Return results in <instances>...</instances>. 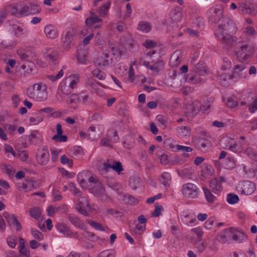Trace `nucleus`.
<instances>
[{
	"label": "nucleus",
	"mask_w": 257,
	"mask_h": 257,
	"mask_svg": "<svg viewBox=\"0 0 257 257\" xmlns=\"http://www.w3.org/2000/svg\"><path fill=\"white\" fill-rule=\"evenodd\" d=\"M44 33L48 39H54L58 36V31L55 26L52 24L47 25L44 29Z\"/></svg>",
	"instance_id": "nucleus-23"
},
{
	"label": "nucleus",
	"mask_w": 257,
	"mask_h": 257,
	"mask_svg": "<svg viewBox=\"0 0 257 257\" xmlns=\"http://www.w3.org/2000/svg\"><path fill=\"white\" fill-rule=\"evenodd\" d=\"M76 33V31L74 28H69L67 29L66 32L63 34L62 40L65 49H69L70 48Z\"/></svg>",
	"instance_id": "nucleus-10"
},
{
	"label": "nucleus",
	"mask_w": 257,
	"mask_h": 257,
	"mask_svg": "<svg viewBox=\"0 0 257 257\" xmlns=\"http://www.w3.org/2000/svg\"><path fill=\"white\" fill-rule=\"evenodd\" d=\"M146 230V225L137 224L131 229V234L135 237H140Z\"/></svg>",
	"instance_id": "nucleus-34"
},
{
	"label": "nucleus",
	"mask_w": 257,
	"mask_h": 257,
	"mask_svg": "<svg viewBox=\"0 0 257 257\" xmlns=\"http://www.w3.org/2000/svg\"><path fill=\"white\" fill-rule=\"evenodd\" d=\"M89 175H91V172L88 171H83L78 174L77 180L82 188H85L87 187L86 181Z\"/></svg>",
	"instance_id": "nucleus-32"
},
{
	"label": "nucleus",
	"mask_w": 257,
	"mask_h": 257,
	"mask_svg": "<svg viewBox=\"0 0 257 257\" xmlns=\"http://www.w3.org/2000/svg\"><path fill=\"white\" fill-rule=\"evenodd\" d=\"M103 169L105 171H108L109 169H112L118 174L123 170L121 163L119 162H114L112 164L104 163L103 165Z\"/></svg>",
	"instance_id": "nucleus-35"
},
{
	"label": "nucleus",
	"mask_w": 257,
	"mask_h": 257,
	"mask_svg": "<svg viewBox=\"0 0 257 257\" xmlns=\"http://www.w3.org/2000/svg\"><path fill=\"white\" fill-rule=\"evenodd\" d=\"M232 78H233L232 77V74L229 75L226 73H222L218 76V79L222 85H228V81Z\"/></svg>",
	"instance_id": "nucleus-55"
},
{
	"label": "nucleus",
	"mask_w": 257,
	"mask_h": 257,
	"mask_svg": "<svg viewBox=\"0 0 257 257\" xmlns=\"http://www.w3.org/2000/svg\"><path fill=\"white\" fill-rule=\"evenodd\" d=\"M16 44V42L13 40H5L0 39V50L3 49H12L15 47Z\"/></svg>",
	"instance_id": "nucleus-42"
},
{
	"label": "nucleus",
	"mask_w": 257,
	"mask_h": 257,
	"mask_svg": "<svg viewBox=\"0 0 257 257\" xmlns=\"http://www.w3.org/2000/svg\"><path fill=\"white\" fill-rule=\"evenodd\" d=\"M228 27V23L225 21L223 24H220L218 26L215 32L216 38L222 43L227 49L230 48L237 41L236 37L231 36L227 32Z\"/></svg>",
	"instance_id": "nucleus-1"
},
{
	"label": "nucleus",
	"mask_w": 257,
	"mask_h": 257,
	"mask_svg": "<svg viewBox=\"0 0 257 257\" xmlns=\"http://www.w3.org/2000/svg\"><path fill=\"white\" fill-rule=\"evenodd\" d=\"M55 227L57 231L63 234L65 237H73L78 239L80 241L81 240L77 235V233L73 232L68 225L62 223H58L56 224Z\"/></svg>",
	"instance_id": "nucleus-13"
},
{
	"label": "nucleus",
	"mask_w": 257,
	"mask_h": 257,
	"mask_svg": "<svg viewBox=\"0 0 257 257\" xmlns=\"http://www.w3.org/2000/svg\"><path fill=\"white\" fill-rule=\"evenodd\" d=\"M181 62L179 52H175L171 56L169 64L172 67L177 66Z\"/></svg>",
	"instance_id": "nucleus-43"
},
{
	"label": "nucleus",
	"mask_w": 257,
	"mask_h": 257,
	"mask_svg": "<svg viewBox=\"0 0 257 257\" xmlns=\"http://www.w3.org/2000/svg\"><path fill=\"white\" fill-rule=\"evenodd\" d=\"M246 155L248 158L253 159L255 158L257 155L256 151L253 148L250 146H245V148L243 150V153Z\"/></svg>",
	"instance_id": "nucleus-48"
},
{
	"label": "nucleus",
	"mask_w": 257,
	"mask_h": 257,
	"mask_svg": "<svg viewBox=\"0 0 257 257\" xmlns=\"http://www.w3.org/2000/svg\"><path fill=\"white\" fill-rule=\"evenodd\" d=\"M89 16L85 19V24L88 27L100 28L102 25V19L97 16L93 10L89 11Z\"/></svg>",
	"instance_id": "nucleus-6"
},
{
	"label": "nucleus",
	"mask_w": 257,
	"mask_h": 257,
	"mask_svg": "<svg viewBox=\"0 0 257 257\" xmlns=\"http://www.w3.org/2000/svg\"><path fill=\"white\" fill-rule=\"evenodd\" d=\"M34 187V181L31 180H26L19 186L20 188H22L25 191L32 190Z\"/></svg>",
	"instance_id": "nucleus-47"
},
{
	"label": "nucleus",
	"mask_w": 257,
	"mask_h": 257,
	"mask_svg": "<svg viewBox=\"0 0 257 257\" xmlns=\"http://www.w3.org/2000/svg\"><path fill=\"white\" fill-rule=\"evenodd\" d=\"M10 30L15 34L16 37L25 35L27 33V31L26 29L23 28L22 26L17 23L11 24Z\"/></svg>",
	"instance_id": "nucleus-31"
},
{
	"label": "nucleus",
	"mask_w": 257,
	"mask_h": 257,
	"mask_svg": "<svg viewBox=\"0 0 257 257\" xmlns=\"http://www.w3.org/2000/svg\"><path fill=\"white\" fill-rule=\"evenodd\" d=\"M19 5L18 4H9L6 6L3 11L6 13L7 15L8 14H11L12 15L19 17Z\"/></svg>",
	"instance_id": "nucleus-33"
},
{
	"label": "nucleus",
	"mask_w": 257,
	"mask_h": 257,
	"mask_svg": "<svg viewBox=\"0 0 257 257\" xmlns=\"http://www.w3.org/2000/svg\"><path fill=\"white\" fill-rule=\"evenodd\" d=\"M234 52L237 58L241 62H247L253 55L254 47L248 44L237 43V46L234 48Z\"/></svg>",
	"instance_id": "nucleus-3"
},
{
	"label": "nucleus",
	"mask_w": 257,
	"mask_h": 257,
	"mask_svg": "<svg viewBox=\"0 0 257 257\" xmlns=\"http://www.w3.org/2000/svg\"><path fill=\"white\" fill-rule=\"evenodd\" d=\"M246 65L243 62L234 65L232 71V77L234 78L245 79L247 76V73L245 70Z\"/></svg>",
	"instance_id": "nucleus-9"
},
{
	"label": "nucleus",
	"mask_w": 257,
	"mask_h": 257,
	"mask_svg": "<svg viewBox=\"0 0 257 257\" xmlns=\"http://www.w3.org/2000/svg\"><path fill=\"white\" fill-rule=\"evenodd\" d=\"M47 86L42 83H37L33 84L32 87L27 90V93L29 98L38 101L46 100L48 97Z\"/></svg>",
	"instance_id": "nucleus-2"
},
{
	"label": "nucleus",
	"mask_w": 257,
	"mask_h": 257,
	"mask_svg": "<svg viewBox=\"0 0 257 257\" xmlns=\"http://www.w3.org/2000/svg\"><path fill=\"white\" fill-rule=\"evenodd\" d=\"M182 222L186 225L193 226L197 224L195 215L188 210H184L181 215Z\"/></svg>",
	"instance_id": "nucleus-14"
},
{
	"label": "nucleus",
	"mask_w": 257,
	"mask_h": 257,
	"mask_svg": "<svg viewBox=\"0 0 257 257\" xmlns=\"http://www.w3.org/2000/svg\"><path fill=\"white\" fill-rule=\"evenodd\" d=\"M29 213L31 217L37 220L41 216L42 210L40 207L35 206L29 209Z\"/></svg>",
	"instance_id": "nucleus-44"
},
{
	"label": "nucleus",
	"mask_w": 257,
	"mask_h": 257,
	"mask_svg": "<svg viewBox=\"0 0 257 257\" xmlns=\"http://www.w3.org/2000/svg\"><path fill=\"white\" fill-rule=\"evenodd\" d=\"M59 90L65 95L69 94L73 91V90L69 86V85L66 83L65 79L60 83Z\"/></svg>",
	"instance_id": "nucleus-45"
},
{
	"label": "nucleus",
	"mask_w": 257,
	"mask_h": 257,
	"mask_svg": "<svg viewBox=\"0 0 257 257\" xmlns=\"http://www.w3.org/2000/svg\"><path fill=\"white\" fill-rule=\"evenodd\" d=\"M207 74V68L203 67L200 70L196 72L194 76L191 77L188 81L194 84H199L204 81V77Z\"/></svg>",
	"instance_id": "nucleus-19"
},
{
	"label": "nucleus",
	"mask_w": 257,
	"mask_h": 257,
	"mask_svg": "<svg viewBox=\"0 0 257 257\" xmlns=\"http://www.w3.org/2000/svg\"><path fill=\"white\" fill-rule=\"evenodd\" d=\"M226 180L223 177H220L219 179L214 178L210 182L209 187L215 194H218L222 190V182H225Z\"/></svg>",
	"instance_id": "nucleus-18"
},
{
	"label": "nucleus",
	"mask_w": 257,
	"mask_h": 257,
	"mask_svg": "<svg viewBox=\"0 0 257 257\" xmlns=\"http://www.w3.org/2000/svg\"><path fill=\"white\" fill-rule=\"evenodd\" d=\"M137 29L144 33H148L151 30L152 25L149 22L143 21L139 23Z\"/></svg>",
	"instance_id": "nucleus-39"
},
{
	"label": "nucleus",
	"mask_w": 257,
	"mask_h": 257,
	"mask_svg": "<svg viewBox=\"0 0 257 257\" xmlns=\"http://www.w3.org/2000/svg\"><path fill=\"white\" fill-rule=\"evenodd\" d=\"M90 191L94 195L101 198V199H104L105 197V190L101 182H97V184L91 187Z\"/></svg>",
	"instance_id": "nucleus-25"
},
{
	"label": "nucleus",
	"mask_w": 257,
	"mask_h": 257,
	"mask_svg": "<svg viewBox=\"0 0 257 257\" xmlns=\"http://www.w3.org/2000/svg\"><path fill=\"white\" fill-rule=\"evenodd\" d=\"M19 252L21 253L22 257H29V251L25 247V241L24 239L22 237L19 238Z\"/></svg>",
	"instance_id": "nucleus-37"
},
{
	"label": "nucleus",
	"mask_w": 257,
	"mask_h": 257,
	"mask_svg": "<svg viewBox=\"0 0 257 257\" xmlns=\"http://www.w3.org/2000/svg\"><path fill=\"white\" fill-rule=\"evenodd\" d=\"M109 55L107 53H104L101 56L98 57L94 61L96 65L101 68L106 67L109 63Z\"/></svg>",
	"instance_id": "nucleus-27"
},
{
	"label": "nucleus",
	"mask_w": 257,
	"mask_h": 257,
	"mask_svg": "<svg viewBox=\"0 0 257 257\" xmlns=\"http://www.w3.org/2000/svg\"><path fill=\"white\" fill-rule=\"evenodd\" d=\"M192 174V170L191 169L185 168L178 172V175L185 179H188L191 177Z\"/></svg>",
	"instance_id": "nucleus-59"
},
{
	"label": "nucleus",
	"mask_w": 257,
	"mask_h": 257,
	"mask_svg": "<svg viewBox=\"0 0 257 257\" xmlns=\"http://www.w3.org/2000/svg\"><path fill=\"white\" fill-rule=\"evenodd\" d=\"M28 6H29L30 15H35L41 12V8L37 3H31Z\"/></svg>",
	"instance_id": "nucleus-56"
},
{
	"label": "nucleus",
	"mask_w": 257,
	"mask_h": 257,
	"mask_svg": "<svg viewBox=\"0 0 257 257\" xmlns=\"http://www.w3.org/2000/svg\"><path fill=\"white\" fill-rule=\"evenodd\" d=\"M44 59L48 65H54L58 63V53L52 49L46 48L43 51Z\"/></svg>",
	"instance_id": "nucleus-7"
},
{
	"label": "nucleus",
	"mask_w": 257,
	"mask_h": 257,
	"mask_svg": "<svg viewBox=\"0 0 257 257\" xmlns=\"http://www.w3.org/2000/svg\"><path fill=\"white\" fill-rule=\"evenodd\" d=\"M226 149L230 150L231 152L241 155L243 153V150L245 148V144L241 142L234 143L230 144L226 146Z\"/></svg>",
	"instance_id": "nucleus-24"
},
{
	"label": "nucleus",
	"mask_w": 257,
	"mask_h": 257,
	"mask_svg": "<svg viewBox=\"0 0 257 257\" xmlns=\"http://www.w3.org/2000/svg\"><path fill=\"white\" fill-rule=\"evenodd\" d=\"M255 94L251 92L243 91L240 96V105H245L251 102V100L255 98Z\"/></svg>",
	"instance_id": "nucleus-30"
},
{
	"label": "nucleus",
	"mask_w": 257,
	"mask_h": 257,
	"mask_svg": "<svg viewBox=\"0 0 257 257\" xmlns=\"http://www.w3.org/2000/svg\"><path fill=\"white\" fill-rule=\"evenodd\" d=\"M177 131L180 137L184 138L190 135V129L186 126H180L177 128Z\"/></svg>",
	"instance_id": "nucleus-49"
},
{
	"label": "nucleus",
	"mask_w": 257,
	"mask_h": 257,
	"mask_svg": "<svg viewBox=\"0 0 257 257\" xmlns=\"http://www.w3.org/2000/svg\"><path fill=\"white\" fill-rule=\"evenodd\" d=\"M170 17L173 22H178L182 19V13L176 10H173L170 13Z\"/></svg>",
	"instance_id": "nucleus-52"
},
{
	"label": "nucleus",
	"mask_w": 257,
	"mask_h": 257,
	"mask_svg": "<svg viewBox=\"0 0 257 257\" xmlns=\"http://www.w3.org/2000/svg\"><path fill=\"white\" fill-rule=\"evenodd\" d=\"M193 143L196 148L202 152H207L212 145L210 140L200 137L194 140Z\"/></svg>",
	"instance_id": "nucleus-15"
},
{
	"label": "nucleus",
	"mask_w": 257,
	"mask_h": 257,
	"mask_svg": "<svg viewBox=\"0 0 257 257\" xmlns=\"http://www.w3.org/2000/svg\"><path fill=\"white\" fill-rule=\"evenodd\" d=\"M157 120L159 122L160 127L165 128L167 125V118L164 115H158L156 117Z\"/></svg>",
	"instance_id": "nucleus-61"
},
{
	"label": "nucleus",
	"mask_w": 257,
	"mask_h": 257,
	"mask_svg": "<svg viewBox=\"0 0 257 257\" xmlns=\"http://www.w3.org/2000/svg\"><path fill=\"white\" fill-rule=\"evenodd\" d=\"M66 83L74 90L76 88L80 81V76L77 74H73L65 79Z\"/></svg>",
	"instance_id": "nucleus-26"
},
{
	"label": "nucleus",
	"mask_w": 257,
	"mask_h": 257,
	"mask_svg": "<svg viewBox=\"0 0 257 257\" xmlns=\"http://www.w3.org/2000/svg\"><path fill=\"white\" fill-rule=\"evenodd\" d=\"M147 57L151 59V63H155L159 61L160 56L155 50H151L147 53Z\"/></svg>",
	"instance_id": "nucleus-62"
},
{
	"label": "nucleus",
	"mask_w": 257,
	"mask_h": 257,
	"mask_svg": "<svg viewBox=\"0 0 257 257\" xmlns=\"http://www.w3.org/2000/svg\"><path fill=\"white\" fill-rule=\"evenodd\" d=\"M207 246V243L205 241L202 240L201 239H198L194 244V248L196 251L201 253L204 251Z\"/></svg>",
	"instance_id": "nucleus-46"
},
{
	"label": "nucleus",
	"mask_w": 257,
	"mask_h": 257,
	"mask_svg": "<svg viewBox=\"0 0 257 257\" xmlns=\"http://www.w3.org/2000/svg\"><path fill=\"white\" fill-rule=\"evenodd\" d=\"M112 136H110V134H108V139L103 138L101 139L100 144L104 146L111 147L110 143H116L119 141V137L116 131L112 132Z\"/></svg>",
	"instance_id": "nucleus-29"
},
{
	"label": "nucleus",
	"mask_w": 257,
	"mask_h": 257,
	"mask_svg": "<svg viewBox=\"0 0 257 257\" xmlns=\"http://www.w3.org/2000/svg\"><path fill=\"white\" fill-rule=\"evenodd\" d=\"M203 191L205 199L209 203H213L216 200V197L212 194L208 188H203Z\"/></svg>",
	"instance_id": "nucleus-53"
},
{
	"label": "nucleus",
	"mask_w": 257,
	"mask_h": 257,
	"mask_svg": "<svg viewBox=\"0 0 257 257\" xmlns=\"http://www.w3.org/2000/svg\"><path fill=\"white\" fill-rule=\"evenodd\" d=\"M116 252L113 249H107L101 251L98 257H114L115 256Z\"/></svg>",
	"instance_id": "nucleus-64"
},
{
	"label": "nucleus",
	"mask_w": 257,
	"mask_h": 257,
	"mask_svg": "<svg viewBox=\"0 0 257 257\" xmlns=\"http://www.w3.org/2000/svg\"><path fill=\"white\" fill-rule=\"evenodd\" d=\"M104 127L103 125H92L88 129V137L89 139L94 140L98 139L104 133Z\"/></svg>",
	"instance_id": "nucleus-8"
},
{
	"label": "nucleus",
	"mask_w": 257,
	"mask_h": 257,
	"mask_svg": "<svg viewBox=\"0 0 257 257\" xmlns=\"http://www.w3.org/2000/svg\"><path fill=\"white\" fill-rule=\"evenodd\" d=\"M227 202L230 204H234L239 201L238 196L234 193H230L227 195Z\"/></svg>",
	"instance_id": "nucleus-63"
},
{
	"label": "nucleus",
	"mask_w": 257,
	"mask_h": 257,
	"mask_svg": "<svg viewBox=\"0 0 257 257\" xmlns=\"http://www.w3.org/2000/svg\"><path fill=\"white\" fill-rule=\"evenodd\" d=\"M76 208L78 212L84 216H88L87 211H90L91 206L87 198L81 197L79 198L78 203L76 205Z\"/></svg>",
	"instance_id": "nucleus-12"
},
{
	"label": "nucleus",
	"mask_w": 257,
	"mask_h": 257,
	"mask_svg": "<svg viewBox=\"0 0 257 257\" xmlns=\"http://www.w3.org/2000/svg\"><path fill=\"white\" fill-rule=\"evenodd\" d=\"M206 14L209 20L213 23H218L222 20V12L218 9L211 8L207 12Z\"/></svg>",
	"instance_id": "nucleus-17"
},
{
	"label": "nucleus",
	"mask_w": 257,
	"mask_h": 257,
	"mask_svg": "<svg viewBox=\"0 0 257 257\" xmlns=\"http://www.w3.org/2000/svg\"><path fill=\"white\" fill-rule=\"evenodd\" d=\"M68 219L76 228L81 230H85L86 226L83 222L74 214H69Z\"/></svg>",
	"instance_id": "nucleus-28"
},
{
	"label": "nucleus",
	"mask_w": 257,
	"mask_h": 257,
	"mask_svg": "<svg viewBox=\"0 0 257 257\" xmlns=\"http://www.w3.org/2000/svg\"><path fill=\"white\" fill-rule=\"evenodd\" d=\"M44 118V115L38 111L36 116L30 117L29 121L31 124L36 125L42 122Z\"/></svg>",
	"instance_id": "nucleus-51"
},
{
	"label": "nucleus",
	"mask_w": 257,
	"mask_h": 257,
	"mask_svg": "<svg viewBox=\"0 0 257 257\" xmlns=\"http://www.w3.org/2000/svg\"><path fill=\"white\" fill-rule=\"evenodd\" d=\"M79 97L76 94H72L69 97L67 100V104L68 105L73 109H75L77 107V104L79 102Z\"/></svg>",
	"instance_id": "nucleus-36"
},
{
	"label": "nucleus",
	"mask_w": 257,
	"mask_h": 257,
	"mask_svg": "<svg viewBox=\"0 0 257 257\" xmlns=\"http://www.w3.org/2000/svg\"><path fill=\"white\" fill-rule=\"evenodd\" d=\"M202 172L205 176H211L213 174L214 169L210 165L204 164L202 166Z\"/></svg>",
	"instance_id": "nucleus-57"
},
{
	"label": "nucleus",
	"mask_w": 257,
	"mask_h": 257,
	"mask_svg": "<svg viewBox=\"0 0 257 257\" xmlns=\"http://www.w3.org/2000/svg\"><path fill=\"white\" fill-rule=\"evenodd\" d=\"M77 60L82 64H87L89 62L87 52L84 50H80L77 53Z\"/></svg>",
	"instance_id": "nucleus-38"
},
{
	"label": "nucleus",
	"mask_w": 257,
	"mask_h": 257,
	"mask_svg": "<svg viewBox=\"0 0 257 257\" xmlns=\"http://www.w3.org/2000/svg\"><path fill=\"white\" fill-rule=\"evenodd\" d=\"M159 182L163 186L165 189L168 188L172 181V177L170 173L164 172L160 175L158 178Z\"/></svg>",
	"instance_id": "nucleus-22"
},
{
	"label": "nucleus",
	"mask_w": 257,
	"mask_h": 257,
	"mask_svg": "<svg viewBox=\"0 0 257 257\" xmlns=\"http://www.w3.org/2000/svg\"><path fill=\"white\" fill-rule=\"evenodd\" d=\"M51 160L53 162H56L58 160V157L61 153V150L55 148H51Z\"/></svg>",
	"instance_id": "nucleus-58"
},
{
	"label": "nucleus",
	"mask_w": 257,
	"mask_h": 257,
	"mask_svg": "<svg viewBox=\"0 0 257 257\" xmlns=\"http://www.w3.org/2000/svg\"><path fill=\"white\" fill-rule=\"evenodd\" d=\"M4 216L6 219L7 222L10 225H12L17 231H20L22 229L21 223L18 221L16 216L10 214L7 212L4 213Z\"/></svg>",
	"instance_id": "nucleus-21"
},
{
	"label": "nucleus",
	"mask_w": 257,
	"mask_h": 257,
	"mask_svg": "<svg viewBox=\"0 0 257 257\" xmlns=\"http://www.w3.org/2000/svg\"><path fill=\"white\" fill-rule=\"evenodd\" d=\"M170 147L173 149H175V151H182L184 156L188 157L187 153L191 152L193 151V149L190 147L181 146L177 145L175 146H170Z\"/></svg>",
	"instance_id": "nucleus-41"
},
{
	"label": "nucleus",
	"mask_w": 257,
	"mask_h": 257,
	"mask_svg": "<svg viewBox=\"0 0 257 257\" xmlns=\"http://www.w3.org/2000/svg\"><path fill=\"white\" fill-rule=\"evenodd\" d=\"M49 157L50 155L47 147H43L38 150L36 159L40 165H47L49 161Z\"/></svg>",
	"instance_id": "nucleus-11"
},
{
	"label": "nucleus",
	"mask_w": 257,
	"mask_h": 257,
	"mask_svg": "<svg viewBox=\"0 0 257 257\" xmlns=\"http://www.w3.org/2000/svg\"><path fill=\"white\" fill-rule=\"evenodd\" d=\"M29 6L24 5L19 7V17H24L30 15Z\"/></svg>",
	"instance_id": "nucleus-60"
},
{
	"label": "nucleus",
	"mask_w": 257,
	"mask_h": 257,
	"mask_svg": "<svg viewBox=\"0 0 257 257\" xmlns=\"http://www.w3.org/2000/svg\"><path fill=\"white\" fill-rule=\"evenodd\" d=\"M18 54L21 59L26 61L31 60V57H33L34 56V54L32 52L29 51L24 52L21 50L18 51Z\"/></svg>",
	"instance_id": "nucleus-50"
},
{
	"label": "nucleus",
	"mask_w": 257,
	"mask_h": 257,
	"mask_svg": "<svg viewBox=\"0 0 257 257\" xmlns=\"http://www.w3.org/2000/svg\"><path fill=\"white\" fill-rule=\"evenodd\" d=\"M181 191L183 195L186 198H195L199 195L198 187L192 183H187L183 184Z\"/></svg>",
	"instance_id": "nucleus-5"
},
{
	"label": "nucleus",
	"mask_w": 257,
	"mask_h": 257,
	"mask_svg": "<svg viewBox=\"0 0 257 257\" xmlns=\"http://www.w3.org/2000/svg\"><path fill=\"white\" fill-rule=\"evenodd\" d=\"M245 0H239L238 9L242 14H248L250 16H256V11L255 9L250 7L245 3Z\"/></svg>",
	"instance_id": "nucleus-20"
},
{
	"label": "nucleus",
	"mask_w": 257,
	"mask_h": 257,
	"mask_svg": "<svg viewBox=\"0 0 257 257\" xmlns=\"http://www.w3.org/2000/svg\"><path fill=\"white\" fill-rule=\"evenodd\" d=\"M111 4V3L110 1H107L99 8L98 12L100 17H105L108 15Z\"/></svg>",
	"instance_id": "nucleus-40"
},
{
	"label": "nucleus",
	"mask_w": 257,
	"mask_h": 257,
	"mask_svg": "<svg viewBox=\"0 0 257 257\" xmlns=\"http://www.w3.org/2000/svg\"><path fill=\"white\" fill-rule=\"evenodd\" d=\"M164 63L162 60H159L150 67V69L154 72H158L163 69Z\"/></svg>",
	"instance_id": "nucleus-54"
},
{
	"label": "nucleus",
	"mask_w": 257,
	"mask_h": 257,
	"mask_svg": "<svg viewBox=\"0 0 257 257\" xmlns=\"http://www.w3.org/2000/svg\"><path fill=\"white\" fill-rule=\"evenodd\" d=\"M213 102L212 98H208L205 100L201 105H199V102L195 101L192 104V113L193 115L196 114L199 110L205 111L209 109L211 106V104Z\"/></svg>",
	"instance_id": "nucleus-16"
},
{
	"label": "nucleus",
	"mask_w": 257,
	"mask_h": 257,
	"mask_svg": "<svg viewBox=\"0 0 257 257\" xmlns=\"http://www.w3.org/2000/svg\"><path fill=\"white\" fill-rule=\"evenodd\" d=\"M256 189L255 184L249 181L239 182L236 186L237 192L240 195H250Z\"/></svg>",
	"instance_id": "nucleus-4"
}]
</instances>
